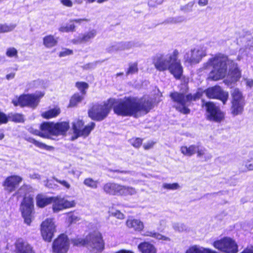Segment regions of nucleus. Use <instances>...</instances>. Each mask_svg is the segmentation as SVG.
I'll list each match as a JSON object with an SVG mask.
<instances>
[{
    "instance_id": "f257e3e1",
    "label": "nucleus",
    "mask_w": 253,
    "mask_h": 253,
    "mask_svg": "<svg viewBox=\"0 0 253 253\" xmlns=\"http://www.w3.org/2000/svg\"><path fill=\"white\" fill-rule=\"evenodd\" d=\"M227 65L229 66L228 74V77L230 78L229 82H237L241 77V71L237 64L225 55L221 53L216 54L209 59L204 65V68L207 69L209 66H212L213 69L210 73L208 79L212 81H218L226 76Z\"/></svg>"
},
{
    "instance_id": "f03ea898",
    "label": "nucleus",
    "mask_w": 253,
    "mask_h": 253,
    "mask_svg": "<svg viewBox=\"0 0 253 253\" xmlns=\"http://www.w3.org/2000/svg\"><path fill=\"white\" fill-rule=\"evenodd\" d=\"M151 100L145 97H126L114 107L115 113L122 116L138 118L148 113L152 108Z\"/></svg>"
},
{
    "instance_id": "7ed1b4c3",
    "label": "nucleus",
    "mask_w": 253,
    "mask_h": 253,
    "mask_svg": "<svg viewBox=\"0 0 253 253\" xmlns=\"http://www.w3.org/2000/svg\"><path fill=\"white\" fill-rule=\"evenodd\" d=\"M179 52L177 49L168 53H158L152 58L155 68L160 72L168 70L176 79H179L183 73V68L178 58Z\"/></svg>"
},
{
    "instance_id": "20e7f679",
    "label": "nucleus",
    "mask_w": 253,
    "mask_h": 253,
    "mask_svg": "<svg viewBox=\"0 0 253 253\" xmlns=\"http://www.w3.org/2000/svg\"><path fill=\"white\" fill-rule=\"evenodd\" d=\"M170 97L175 102L174 106L177 110L184 114L190 113V109L188 107L191 104L192 101H195L199 99L202 94L197 92L193 95L191 94L185 95L183 93L174 92L170 94Z\"/></svg>"
},
{
    "instance_id": "39448f33",
    "label": "nucleus",
    "mask_w": 253,
    "mask_h": 253,
    "mask_svg": "<svg viewBox=\"0 0 253 253\" xmlns=\"http://www.w3.org/2000/svg\"><path fill=\"white\" fill-rule=\"evenodd\" d=\"M41 131L39 135L47 138L51 136L64 135L69 128V123L62 122L57 123H44L41 125Z\"/></svg>"
},
{
    "instance_id": "423d86ee",
    "label": "nucleus",
    "mask_w": 253,
    "mask_h": 253,
    "mask_svg": "<svg viewBox=\"0 0 253 253\" xmlns=\"http://www.w3.org/2000/svg\"><path fill=\"white\" fill-rule=\"evenodd\" d=\"M103 189L106 194L113 196H132L136 193L134 188L115 182L105 183L103 185Z\"/></svg>"
},
{
    "instance_id": "0eeeda50",
    "label": "nucleus",
    "mask_w": 253,
    "mask_h": 253,
    "mask_svg": "<svg viewBox=\"0 0 253 253\" xmlns=\"http://www.w3.org/2000/svg\"><path fill=\"white\" fill-rule=\"evenodd\" d=\"M231 96V113L234 116L241 115L244 112L246 104L245 97L238 88H234L232 90Z\"/></svg>"
},
{
    "instance_id": "6e6552de",
    "label": "nucleus",
    "mask_w": 253,
    "mask_h": 253,
    "mask_svg": "<svg viewBox=\"0 0 253 253\" xmlns=\"http://www.w3.org/2000/svg\"><path fill=\"white\" fill-rule=\"evenodd\" d=\"M43 94H25L12 100V102L14 106H20L21 107L28 106L31 108H36L39 102L41 97L43 96Z\"/></svg>"
},
{
    "instance_id": "1a4fd4ad",
    "label": "nucleus",
    "mask_w": 253,
    "mask_h": 253,
    "mask_svg": "<svg viewBox=\"0 0 253 253\" xmlns=\"http://www.w3.org/2000/svg\"><path fill=\"white\" fill-rule=\"evenodd\" d=\"M87 248L96 253L104 248V242L102 235L98 231H94L87 235Z\"/></svg>"
},
{
    "instance_id": "9d476101",
    "label": "nucleus",
    "mask_w": 253,
    "mask_h": 253,
    "mask_svg": "<svg viewBox=\"0 0 253 253\" xmlns=\"http://www.w3.org/2000/svg\"><path fill=\"white\" fill-rule=\"evenodd\" d=\"M207 110V119L216 123H220L224 119L225 114L220 110L219 106L212 102H207L205 103Z\"/></svg>"
},
{
    "instance_id": "9b49d317",
    "label": "nucleus",
    "mask_w": 253,
    "mask_h": 253,
    "mask_svg": "<svg viewBox=\"0 0 253 253\" xmlns=\"http://www.w3.org/2000/svg\"><path fill=\"white\" fill-rule=\"evenodd\" d=\"M110 110L111 106L108 104H95L89 110L88 116L93 120L100 121L107 116Z\"/></svg>"
},
{
    "instance_id": "f8f14e48",
    "label": "nucleus",
    "mask_w": 253,
    "mask_h": 253,
    "mask_svg": "<svg viewBox=\"0 0 253 253\" xmlns=\"http://www.w3.org/2000/svg\"><path fill=\"white\" fill-rule=\"evenodd\" d=\"M214 247L225 253H236L238 252V245L235 241L229 237L215 241Z\"/></svg>"
},
{
    "instance_id": "ddd939ff",
    "label": "nucleus",
    "mask_w": 253,
    "mask_h": 253,
    "mask_svg": "<svg viewBox=\"0 0 253 253\" xmlns=\"http://www.w3.org/2000/svg\"><path fill=\"white\" fill-rule=\"evenodd\" d=\"M206 55V48L204 46H198L187 52L184 55V59L190 64H196Z\"/></svg>"
},
{
    "instance_id": "4468645a",
    "label": "nucleus",
    "mask_w": 253,
    "mask_h": 253,
    "mask_svg": "<svg viewBox=\"0 0 253 253\" xmlns=\"http://www.w3.org/2000/svg\"><path fill=\"white\" fill-rule=\"evenodd\" d=\"M41 231L44 240L51 241L55 232V225L53 219L47 218L43 221L41 224Z\"/></svg>"
},
{
    "instance_id": "2eb2a0df",
    "label": "nucleus",
    "mask_w": 253,
    "mask_h": 253,
    "mask_svg": "<svg viewBox=\"0 0 253 253\" xmlns=\"http://www.w3.org/2000/svg\"><path fill=\"white\" fill-rule=\"evenodd\" d=\"M33 198L30 196L24 198L20 206V210L24 218L25 223L30 224L31 222V213L32 212L34 204Z\"/></svg>"
},
{
    "instance_id": "dca6fc26",
    "label": "nucleus",
    "mask_w": 253,
    "mask_h": 253,
    "mask_svg": "<svg viewBox=\"0 0 253 253\" xmlns=\"http://www.w3.org/2000/svg\"><path fill=\"white\" fill-rule=\"evenodd\" d=\"M84 122L82 120H78L73 124V127L74 133L76 135L75 138L79 136H87L91 131L94 128L95 124L93 122L90 123L85 127L84 126Z\"/></svg>"
},
{
    "instance_id": "f3484780",
    "label": "nucleus",
    "mask_w": 253,
    "mask_h": 253,
    "mask_svg": "<svg viewBox=\"0 0 253 253\" xmlns=\"http://www.w3.org/2000/svg\"><path fill=\"white\" fill-rule=\"evenodd\" d=\"M206 96L210 98L220 100L225 104L228 98V93L224 91L219 86L209 87L205 91Z\"/></svg>"
},
{
    "instance_id": "a211bd4d",
    "label": "nucleus",
    "mask_w": 253,
    "mask_h": 253,
    "mask_svg": "<svg viewBox=\"0 0 253 253\" xmlns=\"http://www.w3.org/2000/svg\"><path fill=\"white\" fill-rule=\"evenodd\" d=\"M69 248V240L64 234L60 235L53 243V250L56 253H66Z\"/></svg>"
},
{
    "instance_id": "6ab92c4d",
    "label": "nucleus",
    "mask_w": 253,
    "mask_h": 253,
    "mask_svg": "<svg viewBox=\"0 0 253 253\" xmlns=\"http://www.w3.org/2000/svg\"><path fill=\"white\" fill-rule=\"evenodd\" d=\"M23 180L22 177L19 175H13L7 177L3 183L5 190L12 192L18 187Z\"/></svg>"
},
{
    "instance_id": "aec40b11",
    "label": "nucleus",
    "mask_w": 253,
    "mask_h": 253,
    "mask_svg": "<svg viewBox=\"0 0 253 253\" xmlns=\"http://www.w3.org/2000/svg\"><path fill=\"white\" fill-rule=\"evenodd\" d=\"M97 33L95 29H91L79 35L76 39L73 40V42L75 44L88 42L96 36Z\"/></svg>"
},
{
    "instance_id": "412c9836",
    "label": "nucleus",
    "mask_w": 253,
    "mask_h": 253,
    "mask_svg": "<svg viewBox=\"0 0 253 253\" xmlns=\"http://www.w3.org/2000/svg\"><path fill=\"white\" fill-rule=\"evenodd\" d=\"M133 46V44L131 42H120L112 44L106 48V50L109 53H112L127 50L132 48Z\"/></svg>"
},
{
    "instance_id": "4be33fe9",
    "label": "nucleus",
    "mask_w": 253,
    "mask_h": 253,
    "mask_svg": "<svg viewBox=\"0 0 253 253\" xmlns=\"http://www.w3.org/2000/svg\"><path fill=\"white\" fill-rule=\"evenodd\" d=\"M15 246L17 253H35L31 246L21 239L17 241Z\"/></svg>"
},
{
    "instance_id": "5701e85b",
    "label": "nucleus",
    "mask_w": 253,
    "mask_h": 253,
    "mask_svg": "<svg viewBox=\"0 0 253 253\" xmlns=\"http://www.w3.org/2000/svg\"><path fill=\"white\" fill-rule=\"evenodd\" d=\"M36 204L40 208H43L52 203L54 197H48L43 194H38L36 197Z\"/></svg>"
},
{
    "instance_id": "b1692460",
    "label": "nucleus",
    "mask_w": 253,
    "mask_h": 253,
    "mask_svg": "<svg viewBox=\"0 0 253 253\" xmlns=\"http://www.w3.org/2000/svg\"><path fill=\"white\" fill-rule=\"evenodd\" d=\"M126 226L129 228H132L136 231H141L144 228V224L139 219H128L126 222Z\"/></svg>"
},
{
    "instance_id": "393cba45",
    "label": "nucleus",
    "mask_w": 253,
    "mask_h": 253,
    "mask_svg": "<svg viewBox=\"0 0 253 253\" xmlns=\"http://www.w3.org/2000/svg\"><path fill=\"white\" fill-rule=\"evenodd\" d=\"M138 248L141 253H156L157 250L152 244L148 242H143L140 243Z\"/></svg>"
},
{
    "instance_id": "a878e982",
    "label": "nucleus",
    "mask_w": 253,
    "mask_h": 253,
    "mask_svg": "<svg viewBox=\"0 0 253 253\" xmlns=\"http://www.w3.org/2000/svg\"><path fill=\"white\" fill-rule=\"evenodd\" d=\"M57 38L53 35H48L43 38V44L48 48H52L57 44Z\"/></svg>"
},
{
    "instance_id": "bb28decb",
    "label": "nucleus",
    "mask_w": 253,
    "mask_h": 253,
    "mask_svg": "<svg viewBox=\"0 0 253 253\" xmlns=\"http://www.w3.org/2000/svg\"><path fill=\"white\" fill-rule=\"evenodd\" d=\"M197 145H191L189 147L182 146L180 148L181 152L184 155L191 156L196 153Z\"/></svg>"
},
{
    "instance_id": "cd10ccee",
    "label": "nucleus",
    "mask_w": 253,
    "mask_h": 253,
    "mask_svg": "<svg viewBox=\"0 0 253 253\" xmlns=\"http://www.w3.org/2000/svg\"><path fill=\"white\" fill-rule=\"evenodd\" d=\"M8 121H12L15 123H23L25 121L24 116L19 113H9L7 115V122Z\"/></svg>"
},
{
    "instance_id": "c85d7f7f",
    "label": "nucleus",
    "mask_w": 253,
    "mask_h": 253,
    "mask_svg": "<svg viewBox=\"0 0 253 253\" xmlns=\"http://www.w3.org/2000/svg\"><path fill=\"white\" fill-rule=\"evenodd\" d=\"M60 113V109L59 108H55L45 111L42 113V116L45 119H50L56 117Z\"/></svg>"
},
{
    "instance_id": "c756f323",
    "label": "nucleus",
    "mask_w": 253,
    "mask_h": 253,
    "mask_svg": "<svg viewBox=\"0 0 253 253\" xmlns=\"http://www.w3.org/2000/svg\"><path fill=\"white\" fill-rule=\"evenodd\" d=\"M83 184L91 189H96L98 187L99 181L97 180H94L91 177H87L84 179Z\"/></svg>"
},
{
    "instance_id": "7c9ffc66",
    "label": "nucleus",
    "mask_w": 253,
    "mask_h": 253,
    "mask_svg": "<svg viewBox=\"0 0 253 253\" xmlns=\"http://www.w3.org/2000/svg\"><path fill=\"white\" fill-rule=\"evenodd\" d=\"M143 235L145 236H149L158 240H163L170 241L169 238L163 236L159 233L154 232V231H146Z\"/></svg>"
},
{
    "instance_id": "2f4dec72",
    "label": "nucleus",
    "mask_w": 253,
    "mask_h": 253,
    "mask_svg": "<svg viewBox=\"0 0 253 253\" xmlns=\"http://www.w3.org/2000/svg\"><path fill=\"white\" fill-rule=\"evenodd\" d=\"M27 140L28 141H29V142L34 144L36 146H37L39 148H40L41 149H45L47 150H50L51 148H52V147L47 146L43 143L39 142V141H37L36 140H35V139L31 138V137L28 138L27 139Z\"/></svg>"
},
{
    "instance_id": "473e14b6",
    "label": "nucleus",
    "mask_w": 253,
    "mask_h": 253,
    "mask_svg": "<svg viewBox=\"0 0 253 253\" xmlns=\"http://www.w3.org/2000/svg\"><path fill=\"white\" fill-rule=\"evenodd\" d=\"M16 27L15 24H0V33L9 32Z\"/></svg>"
},
{
    "instance_id": "72a5a7b5",
    "label": "nucleus",
    "mask_w": 253,
    "mask_h": 253,
    "mask_svg": "<svg viewBox=\"0 0 253 253\" xmlns=\"http://www.w3.org/2000/svg\"><path fill=\"white\" fill-rule=\"evenodd\" d=\"M83 99V97L79 95V94H75L70 99L69 107H72L75 106L78 103L81 102Z\"/></svg>"
},
{
    "instance_id": "f704fd0d",
    "label": "nucleus",
    "mask_w": 253,
    "mask_h": 253,
    "mask_svg": "<svg viewBox=\"0 0 253 253\" xmlns=\"http://www.w3.org/2000/svg\"><path fill=\"white\" fill-rule=\"evenodd\" d=\"M52 203H53L52 209L54 212H57L64 209L59 198L54 197V200Z\"/></svg>"
},
{
    "instance_id": "c9c22d12",
    "label": "nucleus",
    "mask_w": 253,
    "mask_h": 253,
    "mask_svg": "<svg viewBox=\"0 0 253 253\" xmlns=\"http://www.w3.org/2000/svg\"><path fill=\"white\" fill-rule=\"evenodd\" d=\"M72 242L74 246H86L87 247V236L85 238H75L72 240Z\"/></svg>"
},
{
    "instance_id": "e433bc0d",
    "label": "nucleus",
    "mask_w": 253,
    "mask_h": 253,
    "mask_svg": "<svg viewBox=\"0 0 253 253\" xmlns=\"http://www.w3.org/2000/svg\"><path fill=\"white\" fill-rule=\"evenodd\" d=\"M76 86L81 91L82 94L85 95V90L88 88L89 85L86 83L78 82L76 83Z\"/></svg>"
},
{
    "instance_id": "4c0bfd02",
    "label": "nucleus",
    "mask_w": 253,
    "mask_h": 253,
    "mask_svg": "<svg viewBox=\"0 0 253 253\" xmlns=\"http://www.w3.org/2000/svg\"><path fill=\"white\" fill-rule=\"evenodd\" d=\"M137 63H131L129 64V67L126 72V75L133 74L138 71Z\"/></svg>"
},
{
    "instance_id": "58836bf2",
    "label": "nucleus",
    "mask_w": 253,
    "mask_h": 253,
    "mask_svg": "<svg viewBox=\"0 0 253 253\" xmlns=\"http://www.w3.org/2000/svg\"><path fill=\"white\" fill-rule=\"evenodd\" d=\"M243 165L247 170L249 171L253 170V158L245 159L243 162Z\"/></svg>"
},
{
    "instance_id": "ea45409f",
    "label": "nucleus",
    "mask_w": 253,
    "mask_h": 253,
    "mask_svg": "<svg viewBox=\"0 0 253 253\" xmlns=\"http://www.w3.org/2000/svg\"><path fill=\"white\" fill-rule=\"evenodd\" d=\"M75 25L74 24L63 26L59 28V30L61 32H69L75 31Z\"/></svg>"
},
{
    "instance_id": "a19ab883",
    "label": "nucleus",
    "mask_w": 253,
    "mask_h": 253,
    "mask_svg": "<svg viewBox=\"0 0 253 253\" xmlns=\"http://www.w3.org/2000/svg\"><path fill=\"white\" fill-rule=\"evenodd\" d=\"M59 199L61 202V204H62L64 209L74 207L75 206L76 203L74 201H69L65 199L64 198H59Z\"/></svg>"
},
{
    "instance_id": "79ce46f5",
    "label": "nucleus",
    "mask_w": 253,
    "mask_h": 253,
    "mask_svg": "<svg viewBox=\"0 0 253 253\" xmlns=\"http://www.w3.org/2000/svg\"><path fill=\"white\" fill-rule=\"evenodd\" d=\"M6 56L8 57H18V51L17 49L14 47H9L6 50L5 53Z\"/></svg>"
},
{
    "instance_id": "37998d69",
    "label": "nucleus",
    "mask_w": 253,
    "mask_h": 253,
    "mask_svg": "<svg viewBox=\"0 0 253 253\" xmlns=\"http://www.w3.org/2000/svg\"><path fill=\"white\" fill-rule=\"evenodd\" d=\"M162 187L163 188L168 190H177L179 188L180 186L177 183H164L163 184Z\"/></svg>"
},
{
    "instance_id": "c03bdc74",
    "label": "nucleus",
    "mask_w": 253,
    "mask_h": 253,
    "mask_svg": "<svg viewBox=\"0 0 253 253\" xmlns=\"http://www.w3.org/2000/svg\"><path fill=\"white\" fill-rule=\"evenodd\" d=\"M205 249L198 247L196 246H192L188 249L186 253H204Z\"/></svg>"
},
{
    "instance_id": "a18cd8bd",
    "label": "nucleus",
    "mask_w": 253,
    "mask_h": 253,
    "mask_svg": "<svg viewBox=\"0 0 253 253\" xmlns=\"http://www.w3.org/2000/svg\"><path fill=\"white\" fill-rule=\"evenodd\" d=\"M194 2L191 1L187 4L181 7V10L184 12H188L192 10V8L194 6Z\"/></svg>"
},
{
    "instance_id": "49530a36",
    "label": "nucleus",
    "mask_w": 253,
    "mask_h": 253,
    "mask_svg": "<svg viewBox=\"0 0 253 253\" xmlns=\"http://www.w3.org/2000/svg\"><path fill=\"white\" fill-rule=\"evenodd\" d=\"M132 145L135 148H139L142 145V139L140 138H132L130 140Z\"/></svg>"
},
{
    "instance_id": "de8ad7c7",
    "label": "nucleus",
    "mask_w": 253,
    "mask_h": 253,
    "mask_svg": "<svg viewBox=\"0 0 253 253\" xmlns=\"http://www.w3.org/2000/svg\"><path fill=\"white\" fill-rule=\"evenodd\" d=\"M184 20V17L183 16H178L174 18H169L168 19L167 22L169 23L175 24L182 22Z\"/></svg>"
},
{
    "instance_id": "09e8293b",
    "label": "nucleus",
    "mask_w": 253,
    "mask_h": 253,
    "mask_svg": "<svg viewBox=\"0 0 253 253\" xmlns=\"http://www.w3.org/2000/svg\"><path fill=\"white\" fill-rule=\"evenodd\" d=\"M80 220V218L73 213H70L68 214V221L70 223H76Z\"/></svg>"
},
{
    "instance_id": "8fccbe9b",
    "label": "nucleus",
    "mask_w": 253,
    "mask_h": 253,
    "mask_svg": "<svg viewBox=\"0 0 253 253\" xmlns=\"http://www.w3.org/2000/svg\"><path fill=\"white\" fill-rule=\"evenodd\" d=\"M53 179L55 180L56 182L60 183L61 185L65 187L66 188L69 189L71 187L70 184L67 181L65 180H60L57 178L56 177H53Z\"/></svg>"
},
{
    "instance_id": "3c124183",
    "label": "nucleus",
    "mask_w": 253,
    "mask_h": 253,
    "mask_svg": "<svg viewBox=\"0 0 253 253\" xmlns=\"http://www.w3.org/2000/svg\"><path fill=\"white\" fill-rule=\"evenodd\" d=\"M73 53V52L72 50L65 48L62 51L59 52V56L60 57H65L66 56L72 54Z\"/></svg>"
},
{
    "instance_id": "603ef678",
    "label": "nucleus",
    "mask_w": 253,
    "mask_h": 253,
    "mask_svg": "<svg viewBox=\"0 0 253 253\" xmlns=\"http://www.w3.org/2000/svg\"><path fill=\"white\" fill-rule=\"evenodd\" d=\"M111 215L113 216L116 217V218H117L118 219H122L124 218V214L122 213V212H121L119 211H112Z\"/></svg>"
},
{
    "instance_id": "864d4df0",
    "label": "nucleus",
    "mask_w": 253,
    "mask_h": 253,
    "mask_svg": "<svg viewBox=\"0 0 253 253\" xmlns=\"http://www.w3.org/2000/svg\"><path fill=\"white\" fill-rule=\"evenodd\" d=\"M173 227L174 230L178 231L179 232H181L183 231L185 228V226L182 224L180 223H174L173 225Z\"/></svg>"
},
{
    "instance_id": "5fc2aeb1",
    "label": "nucleus",
    "mask_w": 253,
    "mask_h": 253,
    "mask_svg": "<svg viewBox=\"0 0 253 253\" xmlns=\"http://www.w3.org/2000/svg\"><path fill=\"white\" fill-rule=\"evenodd\" d=\"M206 149L204 148H200L199 145H197V150L196 152L197 153V157L201 158L205 155Z\"/></svg>"
},
{
    "instance_id": "6e6d98bb",
    "label": "nucleus",
    "mask_w": 253,
    "mask_h": 253,
    "mask_svg": "<svg viewBox=\"0 0 253 253\" xmlns=\"http://www.w3.org/2000/svg\"><path fill=\"white\" fill-rule=\"evenodd\" d=\"M7 122V116L3 113L0 112V125L5 124Z\"/></svg>"
},
{
    "instance_id": "4d7b16f0",
    "label": "nucleus",
    "mask_w": 253,
    "mask_h": 253,
    "mask_svg": "<svg viewBox=\"0 0 253 253\" xmlns=\"http://www.w3.org/2000/svg\"><path fill=\"white\" fill-rule=\"evenodd\" d=\"M155 144V142L153 141H149L146 143H145L143 145V148L145 150H148L152 148L154 145Z\"/></svg>"
},
{
    "instance_id": "13d9d810",
    "label": "nucleus",
    "mask_w": 253,
    "mask_h": 253,
    "mask_svg": "<svg viewBox=\"0 0 253 253\" xmlns=\"http://www.w3.org/2000/svg\"><path fill=\"white\" fill-rule=\"evenodd\" d=\"M61 2L64 5L67 7H72L73 6V2L71 0H61Z\"/></svg>"
},
{
    "instance_id": "bf43d9fd",
    "label": "nucleus",
    "mask_w": 253,
    "mask_h": 253,
    "mask_svg": "<svg viewBox=\"0 0 253 253\" xmlns=\"http://www.w3.org/2000/svg\"><path fill=\"white\" fill-rule=\"evenodd\" d=\"M70 173L73 175H76L77 177L79 178L82 174V171H76L74 169H72L70 171Z\"/></svg>"
},
{
    "instance_id": "052dcab7",
    "label": "nucleus",
    "mask_w": 253,
    "mask_h": 253,
    "mask_svg": "<svg viewBox=\"0 0 253 253\" xmlns=\"http://www.w3.org/2000/svg\"><path fill=\"white\" fill-rule=\"evenodd\" d=\"M89 20L86 18H83V19H76L72 20V22H75L77 23H81L83 21L88 22Z\"/></svg>"
},
{
    "instance_id": "680f3d73",
    "label": "nucleus",
    "mask_w": 253,
    "mask_h": 253,
    "mask_svg": "<svg viewBox=\"0 0 253 253\" xmlns=\"http://www.w3.org/2000/svg\"><path fill=\"white\" fill-rule=\"evenodd\" d=\"M208 3V0H199L198 4L201 6L206 5Z\"/></svg>"
},
{
    "instance_id": "e2e57ef3",
    "label": "nucleus",
    "mask_w": 253,
    "mask_h": 253,
    "mask_svg": "<svg viewBox=\"0 0 253 253\" xmlns=\"http://www.w3.org/2000/svg\"><path fill=\"white\" fill-rule=\"evenodd\" d=\"M241 253H253V247L247 248Z\"/></svg>"
},
{
    "instance_id": "0e129e2a",
    "label": "nucleus",
    "mask_w": 253,
    "mask_h": 253,
    "mask_svg": "<svg viewBox=\"0 0 253 253\" xmlns=\"http://www.w3.org/2000/svg\"><path fill=\"white\" fill-rule=\"evenodd\" d=\"M15 73H11L10 74H8L7 75H6V79L7 80H10L11 79H13L15 77Z\"/></svg>"
},
{
    "instance_id": "69168bd1",
    "label": "nucleus",
    "mask_w": 253,
    "mask_h": 253,
    "mask_svg": "<svg viewBox=\"0 0 253 253\" xmlns=\"http://www.w3.org/2000/svg\"><path fill=\"white\" fill-rule=\"evenodd\" d=\"M205 160L206 161H208L210 159H211V158L212 157V155L211 154V153H205Z\"/></svg>"
},
{
    "instance_id": "338daca9",
    "label": "nucleus",
    "mask_w": 253,
    "mask_h": 253,
    "mask_svg": "<svg viewBox=\"0 0 253 253\" xmlns=\"http://www.w3.org/2000/svg\"><path fill=\"white\" fill-rule=\"evenodd\" d=\"M246 84L247 85L252 87L253 86V80L251 79H248L246 80Z\"/></svg>"
},
{
    "instance_id": "774afa93",
    "label": "nucleus",
    "mask_w": 253,
    "mask_h": 253,
    "mask_svg": "<svg viewBox=\"0 0 253 253\" xmlns=\"http://www.w3.org/2000/svg\"><path fill=\"white\" fill-rule=\"evenodd\" d=\"M115 253H133V252L129 250H121L116 252Z\"/></svg>"
}]
</instances>
